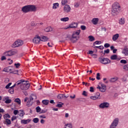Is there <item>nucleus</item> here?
<instances>
[{"label":"nucleus","instance_id":"473e14b6","mask_svg":"<svg viewBox=\"0 0 128 128\" xmlns=\"http://www.w3.org/2000/svg\"><path fill=\"white\" fill-rule=\"evenodd\" d=\"M14 102H17V104H20V98H16L14 100Z\"/></svg>","mask_w":128,"mask_h":128},{"label":"nucleus","instance_id":"423d86ee","mask_svg":"<svg viewBox=\"0 0 128 128\" xmlns=\"http://www.w3.org/2000/svg\"><path fill=\"white\" fill-rule=\"evenodd\" d=\"M30 84H24L22 83V84L20 86V88L23 90H26L30 88Z\"/></svg>","mask_w":128,"mask_h":128},{"label":"nucleus","instance_id":"c756f323","mask_svg":"<svg viewBox=\"0 0 128 128\" xmlns=\"http://www.w3.org/2000/svg\"><path fill=\"white\" fill-rule=\"evenodd\" d=\"M96 44H102V41H96L93 43V46H96Z\"/></svg>","mask_w":128,"mask_h":128},{"label":"nucleus","instance_id":"0eeeda50","mask_svg":"<svg viewBox=\"0 0 128 128\" xmlns=\"http://www.w3.org/2000/svg\"><path fill=\"white\" fill-rule=\"evenodd\" d=\"M78 24L76 22H72L70 24H69V26L67 28H64V30H68V28H78Z\"/></svg>","mask_w":128,"mask_h":128},{"label":"nucleus","instance_id":"8fccbe9b","mask_svg":"<svg viewBox=\"0 0 128 128\" xmlns=\"http://www.w3.org/2000/svg\"><path fill=\"white\" fill-rule=\"evenodd\" d=\"M104 46L106 48H110V44L108 43H106L104 44Z\"/></svg>","mask_w":128,"mask_h":128},{"label":"nucleus","instance_id":"7ed1b4c3","mask_svg":"<svg viewBox=\"0 0 128 128\" xmlns=\"http://www.w3.org/2000/svg\"><path fill=\"white\" fill-rule=\"evenodd\" d=\"M98 62H100V64H110L111 61L108 59V58L100 57L98 58Z\"/></svg>","mask_w":128,"mask_h":128},{"label":"nucleus","instance_id":"ddd939ff","mask_svg":"<svg viewBox=\"0 0 128 128\" xmlns=\"http://www.w3.org/2000/svg\"><path fill=\"white\" fill-rule=\"evenodd\" d=\"M12 68V66H9L8 67H6L4 68L3 72H12V68Z\"/></svg>","mask_w":128,"mask_h":128},{"label":"nucleus","instance_id":"bb28decb","mask_svg":"<svg viewBox=\"0 0 128 128\" xmlns=\"http://www.w3.org/2000/svg\"><path fill=\"white\" fill-rule=\"evenodd\" d=\"M59 6H60V4H58V3H54L53 4L52 8L54 10H56L58 8V7Z\"/></svg>","mask_w":128,"mask_h":128},{"label":"nucleus","instance_id":"393cba45","mask_svg":"<svg viewBox=\"0 0 128 128\" xmlns=\"http://www.w3.org/2000/svg\"><path fill=\"white\" fill-rule=\"evenodd\" d=\"M10 74H18V70H14L12 72H10Z\"/></svg>","mask_w":128,"mask_h":128},{"label":"nucleus","instance_id":"cd10ccee","mask_svg":"<svg viewBox=\"0 0 128 128\" xmlns=\"http://www.w3.org/2000/svg\"><path fill=\"white\" fill-rule=\"evenodd\" d=\"M48 38L46 36H42V40H41L42 42H48Z\"/></svg>","mask_w":128,"mask_h":128},{"label":"nucleus","instance_id":"2f4dec72","mask_svg":"<svg viewBox=\"0 0 128 128\" xmlns=\"http://www.w3.org/2000/svg\"><path fill=\"white\" fill-rule=\"evenodd\" d=\"M70 20L68 17H66V18H60V20L62 22H68Z\"/></svg>","mask_w":128,"mask_h":128},{"label":"nucleus","instance_id":"dca6fc26","mask_svg":"<svg viewBox=\"0 0 128 128\" xmlns=\"http://www.w3.org/2000/svg\"><path fill=\"white\" fill-rule=\"evenodd\" d=\"M92 22L93 24H98V18H93L92 20Z\"/></svg>","mask_w":128,"mask_h":128},{"label":"nucleus","instance_id":"39448f33","mask_svg":"<svg viewBox=\"0 0 128 128\" xmlns=\"http://www.w3.org/2000/svg\"><path fill=\"white\" fill-rule=\"evenodd\" d=\"M118 118H116L110 126V128H116L118 124Z\"/></svg>","mask_w":128,"mask_h":128},{"label":"nucleus","instance_id":"4468645a","mask_svg":"<svg viewBox=\"0 0 128 128\" xmlns=\"http://www.w3.org/2000/svg\"><path fill=\"white\" fill-rule=\"evenodd\" d=\"M25 82L26 81H24V80H21L17 81L14 84H15V86H20H20H22V83Z\"/></svg>","mask_w":128,"mask_h":128},{"label":"nucleus","instance_id":"9d476101","mask_svg":"<svg viewBox=\"0 0 128 128\" xmlns=\"http://www.w3.org/2000/svg\"><path fill=\"white\" fill-rule=\"evenodd\" d=\"M80 40V36H72V37L70 38V40L74 44Z\"/></svg>","mask_w":128,"mask_h":128},{"label":"nucleus","instance_id":"ea45409f","mask_svg":"<svg viewBox=\"0 0 128 128\" xmlns=\"http://www.w3.org/2000/svg\"><path fill=\"white\" fill-rule=\"evenodd\" d=\"M10 86H12V82L8 83L5 87V88L6 90H10Z\"/></svg>","mask_w":128,"mask_h":128},{"label":"nucleus","instance_id":"1a4fd4ad","mask_svg":"<svg viewBox=\"0 0 128 128\" xmlns=\"http://www.w3.org/2000/svg\"><path fill=\"white\" fill-rule=\"evenodd\" d=\"M40 40H40V36H36L32 40V42L34 44H39Z\"/></svg>","mask_w":128,"mask_h":128},{"label":"nucleus","instance_id":"7c9ffc66","mask_svg":"<svg viewBox=\"0 0 128 128\" xmlns=\"http://www.w3.org/2000/svg\"><path fill=\"white\" fill-rule=\"evenodd\" d=\"M32 122H34V124H38V122H40V119H38V118H34L32 120Z\"/></svg>","mask_w":128,"mask_h":128},{"label":"nucleus","instance_id":"3c124183","mask_svg":"<svg viewBox=\"0 0 128 128\" xmlns=\"http://www.w3.org/2000/svg\"><path fill=\"white\" fill-rule=\"evenodd\" d=\"M48 112L47 110H42L40 112V114H46Z\"/></svg>","mask_w":128,"mask_h":128},{"label":"nucleus","instance_id":"9b49d317","mask_svg":"<svg viewBox=\"0 0 128 128\" xmlns=\"http://www.w3.org/2000/svg\"><path fill=\"white\" fill-rule=\"evenodd\" d=\"M8 52L9 56H14V54H18V50H8Z\"/></svg>","mask_w":128,"mask_h":128},{"label":"nucleus","instance_id":"bf43d9fd","mask_svg":"<svg viewBox=\"0 0 128 128\" xmlns=\"http://www.w3.org/2000/svg\"><path fill=\"white\" fill-rule=\"evenodd\" d=\"M21 124H26V120H21Z\"/></svg>","mask_w":128,"mask_h":128},{"label":"nucleus","instance_id":"680f3d73","mask_svg":"<svg viewBox=\"0 0 128 128\" xmlns=\"http://www.w3.org/2000/svg\"><path fill=\"white\" fill-rule=\"evenodd\" d=\"M18 114V110H14V114L15 116H16V114Z\"/></svg>","mask_w":128,"mask_h":128},{"label":"nucleus","instance_id":"b1692460","mask_svg":"<svg viewBox=\"0 0 128 128\" xmlns=\"http://www.w3.org/2000/svg\"><path fill=\"white\" fill-rule=\"evenodd\" d=\"M88 38L89 39V42H94V40H95L96 38H94V37L92 36H88Z\"/></svg>","mask_w":128,"mask_h":128},{"label":"nucleus","instance_id":"774afa93","mask_svg":"<svg viewBox=\"0 0 128 128\" xmlns=\"http://www.w3.org/2000/svg\"><path fill=\"white\" fill-rule=\"evenodd\" d=\"M50 104H55L56 103L54 102V100H51L50 102Z\"/></svg>","mask_w":128,"mask_h":128},{"label":"nucleus","instance_id":"864d4df0","mask_svg":"<svg viewBox=\"0 0 128 128\" xmlns=\"http://www.w3.org/2000/svg\"><path fill=\"white\" fill-rule=\"evenodd\" d=\"M4 56H10L9 55H8V51H6V52H4V54H3Z\"/></svg>","mask_w":128,"mask_h":128},{"label":"nucleus","instance_id":"aec40b11","mask_svg":"<svg viewBox=\"0 0 128 128\" xmlns=\"http://www.w3.org/2000/svg\"><path fill=\"white\" fill-rule=\"evenodd\" d=\"M48 102H50V100H42V104L45 106H48Z\"/></svg>","mask_w":128,"mask_h":128},{"label":"nucleus","instance_id":"13d9d810","mask_svg":"<svg viewBox=\"0 0 128 128\" xmlns=\"http://www.w3.org/2000/svg\"><path fill=\"white\" fill-rule=\"evenodd\" d=\"M62 94H59L57 98H58V100H62Z\"/></svg>","mask_w":128,"mask_h":128},{"label":"nucleus","instance_id":"79ce46f5","mask_svg":"<svg viewBox=\"0 0 128 128\" xmlns=\"http://www.w3.org/2000/svg\"><path fill=\"white\" fill-rule=\"evenodd\" d=\"M100 74L99 72L97 73L96 78V80H100Z\"/></svg>","mask_w":128,"mask_h":128},{"label":"nucleus","instance_id":"6e6d98bb","mask_svg":"<svg viewBox=\"0 0 128 128\" xmlns=\"http://www.w3.org/2000/svg\"><path fill=\"white\" fill-rule=\"evenodd\" d=\"M90 92H94V87H90Z\"/></svg>","mask_w":128,"mask_h":128},{"label":"nucleus","instance_id":"f8f14e48","mask_svg":"<svg viewBox=\"0 0 128 128\" xmlns=\"http://www.w3.org/2000/svg\"><path fill=\"white\" fill-rule=\"evenodd\" d=\"M64 10L65 12H70V6L69 5L66 4L64 6Z\"/></svg>","mask_w":128,"mask_h":128},{"label":"nucleus","instance_id":"a18cd8bd","mask_svg":"<svg viewBox=\"0 0 128 128\" xmlns=\"http://www.w3.org/2000/svg\"><path fill=\"white\" fill-rule=\"evenodd\" d=\"M14 66H15L16 68H20V63H15L14 64Z\"/></svg>","mask_w":128,"mask_h":128},{"label":"nucleus","instance_id":"c03bdc74","mask_svg":"<svg viewBox=\"0 0 128 128\" xmlns=\"http://www.w3.org/2000/svg\"><path fill=\"white\" fill-rule=\"evenodd\" d=\"M66 4H68V0H62V6H64Z\"/></svg>","mask_w":128,"mask_h":128},{"label":"nucleus","instance_id":"a19ab883","mask_svg":"<svg viewBox=\"0 0 128 128\" xmlns=\"http://www.w3.org/2000/svg\"><path fill=\"white\" fill-rule=\"evenodd\" d=\"M4 118L6 119V118H10V116L8 114H6L4 115L3 116Z\"/></svg>","mask_w":128,"mask_h":128},{"label":"nucleus","instance_id":"f257e3e1","mask_svg":"<svg viewBox=\"0 0 128 128\" xmlns=\"http://www.w3.org/2000/svg\"><path fill=\"white\" fill-rule=\"evenodd\" d=\"M120 5L118 2H115L112 4L111 8V14L112 16H118L120 12Z\"/></svg>","mask_w":128,"mask_h":128},{"label":"nucleus","instance_id":"f3484780","mask_svg":"<svg viewBox=\"0 0 128 128\" xmlns=\"http://www.w3.org/2000/svg\"><path fill=\"white\" fill-rule=\"evenodd\" d=\"M94 96L95 100H100V94L99 92H96Z\"/></svg>","mask_w":128,"mask_h":128},{"label":"nucleus","instance_id":"4d7b16f0","mask_svg":"<svg viewBox=\"0 0 128 128\" xmlns=\"http://www.w3.org/2000/svg\"><path fill=\"white\" fill-rule=\"evenodd\" d=\"M6 60V57L5 56H3L1 57V60Z\"/></svg>","mask_w":128,"mask_h":128},{"label":"nucleus","instance_id":"603ef678","mask_svg":"<svg viewBox=\"0 0 128 128\" xmlns=\"http://www.w3.org/2000/svg\"><path fill=\"white\" fill-rule=\"evenodd\" d=\"M123 68L125 70H128V64L124 65Z\"/></svg>","mask_w":128,"mask_h":128},{"label":"nucleus","instance_id":"338daca9","mask_svg":"<svg viewBox=\"0 0 128 128\" xmlns=\"http://www.w3.org/2000/svg\"><path fill=\"white\" fill-rule=\"evenodd\" d=\"M31 96H32V98H34V100H36V95L32 94Z\"/></svg>","mask_w":128,"mask_h":128},{"label":"nucleus","instance_id":"e433bc0d","mask_svg":"<svg viewBox=\"0 0 128 128\" xmlns=\"http://www.w3.org/2000/svg\"><path fill=\"white\" fill-rule=\"evenodd\" d=\"M8 92H10V94H14V90L10 88V89L8 90Z\"/></svg>","mask_w":128,"mask_h":128},{"label":"nucleus","instance_id":"4c0bfd02","mask_svg":"<svg viewBox=\"0 0 128 128\" xmlns=\"http://www.w3.org/2000/svg\"><path fill=\"white\" fill-rule=\"evenodd\" d=\"M36 112H40V111L42 110V108H40V106H38L36 108Z\"/></svg>","mask_w":128,"mask_h":128},{"label":"nucleus","instance_id":"37998d69","mask_svg":"<svg viewBox=\"0 0 128 128\" xmlns=\"http://www.w3.org/2000/svg\"><path fill=\"white\" fill-rule=\"evenodd\" d=\"M119 24H124V19H123L122 18H121L120 20Z\"/></svg>","mask_w":128,"mask_h":128},{"label":"nucleus","instance_id":"de8ad7c7","mask_svg":"<svg viewBox=\"0 0 128 128\" xmlns=\"http://www.w3.org/2000/svg\"><path fill=\"white\" fill-rule=\"evenodd\" d=\"M80 28L82 30H86V26L82 25L80 26Z\"/></svg>","mask_w":128,"mask_h":128},{"label":"nucleus","instance_id":"09e8293b","mask_svg":"<svg viewBox=\"0 0 128 128\" xmlns=\"http://www.w3.org/2000/svg\"><path fill=\"white\" fill-rule=\"evenodd\" d=\"M100 90L102 92H105L106 90V88H101Z\"/></svg>","mask_w":128,"mask_h":128},{"label":"nucleus","instance_id":"c9c22d12","mask_svg":"<svg viewBox=\"0 0 128 128\" xmlns=\"http://www.w3.org/2000/svg\"><path fill=\"white\" fill-rule=\"evenodd\" d=\"M6 122L7 124H11L12 122L10 121V120L8 118H6Z\"/></svg>","mask_w":128,"mask_h":128},{"label":"nucleus","instance_id":"0e129e2a","mask_svg":"<svg viewBox=\"0 0 128 128\" xmlns=\"http://www.w3.org/2000/svg\"><path fill=\"white\" fill-rule=\"evenodd\" d=\"M88 94V93L86 91L84 90V91H83L82 94L83 96H88V94Z\"/></svg>","mask_w":128,"mask_h":128},{"label":"nucleus","instance_id":"69168bd1","mask_svg":"<svg viewBox=\"0 0 128 128\" xmlns=\"http://www.w3.org/2000/svg\"><path fill=\"white\" fill-rule=\"evenodd\" d=\"M36 26V23L34 22H31V26Z\"/></svg>","mask_w":128,"mask_h":128},{"label":"nucleus","instance_id":"f03ea898","mask_svg":"<svg viewBox=\"0 0 128 128\" xmlns=\"http://www.w3.org/2000/svg\"><path fill=\"white\" fill-rule=\"evenodd\" d=\"M22 10L24 14L30 12H36V7L34 5H26L23 6L22 8Z\"/></svg>","mask_w":128,"mask_h":128},{"label":"nucleus","instance_id":"2eb2a0df","mask_svg":"<svg viewBox=\"0 0 128 128\" xmlns=\"http://www.w3.org/2000/svg\"><path fill=\"white\" fill-rule=\"evenodd\" d=\"M80 30H77L76 32H74L72 34L73 36H80Z\"/></svg>","mask_w":128,"mask_h":128},{"label":"nucleus","instance_id":"58836bf2","mask_svg":"<svg viewBox=\"0 0 128 128\" xmlns=\"http://www.w3.org/2000/svg\"><path fill=\"white\" fill-rule=\"evenodd\" d=\"M26 106L28 107L32 106V102H31L30 100L28 101L27 102Z\"/></svg>","mask_w":128,"mask_h":128},{"label":"nucleus","instance_id":"5fc2aeb1","mask_svg":"<svg viewBox=\"0 0 128 128\" xmlns=\"http://www.w3.org/2000/svg\"><path fill=\"white\" fill-rule=\"evenodd\" d=\"M106 54H110V49H107L104 51V54L105 55Z\"/></svg>","mask_w":128,"mask_h":128},{"label":"nucleus","instance_id":"6ab92c4d","mask_svg":"<svg viewBox=\"0 0 128 128\" xmlns=\"http://www.w3.org/2000/svg\"><path fill=\"white\" fill-rule=\"evenodd\" d=\"M8 98H10L8 96H6L5 98V100H5V102H4L5 104H10V102H12V100L8 99Z\"/></svg>","mask_w":128,"mask_h":128},{"label":"nucleus","instance_id":"72a5a7b5","mask_svg":"<svg viewBox=\"0 0 128 128\" xmlns=\"http://www.w3.org/2000/svg\"><path fill=\"white\" fill-rule=\"evenodd\" d=\"M60 104H58L56 105V108H62V106H64V103L62 102H59Z\"/></svg>","mask_w":128,"mask_h":128},{"label":"nucleus","instance_id":"6e6552de","mask_svg":"<svg viewBox=\"0 0 128 128\" xmlns=\"http://www.w3.org/2000/svg\"><path fill=\"white\" fill-rule=\"evenodd\" d=\"M108 106H110V103L108 102H104L99 105L100 108H108Z\"/></svg>","mask_w":128,"mask_h":128},{"label":"nucleus","instance_id":"e2e57ef3","mask_svg":"<svg viewBox=\"0 0 128 128\" xmlns=\"http://www.w3.org/2000/svg\"><path fill=\"white\" fill-rule=\"evenodd\" d=\"M16 120V116H12L11 120L14 122V120Z\"/></svg>","mask_w":128,"mask_h":128},{"label":"nucleus","instance_id":"052dcab7","mask_svg":"<svg viewBox=\"0 0 128 128\" xmlns=\"http://www.w3.org/2000/svg\"><path fill=\"white\" fill-rule=\"evenodd\" d=\"M70 98L71 100H74V98H76V94H73V96H70Z\"/></svg>","mask_w":128,"mask_h":128},{"label":"nucleus","instance_id":"4be33fe9","mask_svg":"<svg viewBox=\"0 0 128 128\" xmlns=\"http://www.w3.org/2000/svg\"><path fill=\"white\" fill-rule=\"evenodd\" d=\"M45 32H52V28L50 26L47 27L44 30Z\"/></svg>","mask_w":128,"mask_h":128},{"label":"nucleus","instance_id":"c85d7f7f","mask_svg":"<svg viewBox=\"0 0 128 128\" xmlns=\"http://www.w3.org/2000/svg\"><path fill=\"white\" fill-rule=\"evenodd\" d=\"M64 128H72V124H66Z\"/></svg>","mask_w":128,"mask_h":128},{"label":"nucleus","instance_id":"a211bd4d","mask_svg":"<svg viewBox=\"0 0 128 128\" xmlns=\"http://www.w3.org/2000/svg\"><path fill=\"white\" fill-rule=\"evenodd\" d=\"M119 37L120 35L118 34H116L113 36L112 40H114V42H116V40H118V38Z\"/></svg>","mask_w":128,"mask_h":128},{"label":"nucleus","instance_id":"f704fd0d","mask_svg":"<svg viewBox=\"0 0 128 128\" xmlns=\"http://www.w3.org/2000/svg\"><path fill=\"white\" fill-rule=\"evenodd\" d=\"M116 80H118V78H110V82H116Z\"/></svg>","mask_w":128,"mask_h":128},{"label":"nucleus","instance_id":"412c9836","mask_svg":"<svg viewBox=\"0 0 128 128\" xmlns=\"http://www.w3.org/2000/svg\"><path fill=\"white\" fill-rule=\"evenodd\" d=\"M18 114V116H24V110H20Z\"/></svg>","mask_w":128,"mask_h":128},{"label":"nucleus","instance_id":"49530a36","mask_svg":"<svg viewBox=\"0 0 128 128\" xmlns=\"http://www.w3.org/2000/svg\"><path fill=\"white\" fill-rule=\"evenodd\" d=\"M120 64H127L126 60H122L120 61Z\"/></svg>","mask_w":128,"mask_h":128},{"label":"nucleus","instance_id":"a878e982","mask_svg":"<svg viewBox=\"0 0 128 128\" xmlns=\"http://www.w3.org/2000/svg\"><path fill=\"white\" fill-rule=\"evenodd\" d=\"M92 48H99V50H104V47L102 46H94Z\"/></svg>","mask_w":128,"mask_h":128},{"label":"nucleus","instance_id":"5701e85b","mask_svg":"<svg viewBox=\"0 0 128 128\" xmlns=\"http://www.w3.org/2000/svg\"><path fill=\"white\" fill-rule=\"evenodd\" d=\"M110 59L112 60H118V56L116 54H113L111 56Z\"/></svg>","mask_w":128,"mask_h":128},{"label":"nucleus","instance_id":"20e7f679","mask_svg":"<svg viewBox=\"0 0 128 128\" xmlns=\"http://www.w3.org/2000/svg\"><path fill=\"white\" fill-rule=\"evenodd\" d=\"M22 44H24V41L20 40H18L16 41L14 44L11 46L13 48H18V46H22Z\"/></svg>","mask_w":128,"mask_h":128}]
</instances>
